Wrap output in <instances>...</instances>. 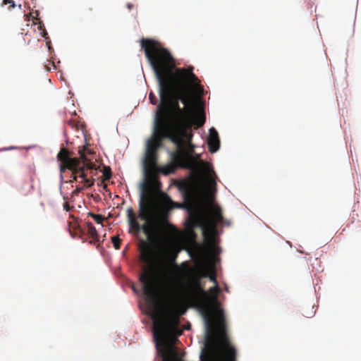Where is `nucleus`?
<instances>
[{"label":"nucleus","instance_id":"f257e3e1","mask_svg":"<svg viewBox=\"0 0 361 361\" xmlns=\"http://www.w3.org/2000/svg\"><path fill=\"white\" fill-rule=\"evenodd\" d=\"M141 48L159 84L160 103L157 106L154 125L164 130H175L191 124L195 118L197 126L205 123L202 108L197 114V104L191 96L194 87L202 90L194 68H176L175 60L166 48L152 39H142Z\"/></svg>","mask_w":361,"mask_h":361},{"label":"nucleus","instance_id":"f03ea898","mask_svg":"<svg viewBox=\"0 0 361 361\" xmlns=\"http://www.w3.org/2000/svg\"><path fill=\"white\" fill-rule=\"evenodd\" d=\"M140 260L147 265L140 276L143 292L147 302L152 306L153 312V335L157 349L169 346L168 337L171 334L180 335L179 317L185 314L186 309L181 305H176L169 312L159 300L160 282L157 272L164 273L168 264L164 256L152 243L142 241Z\"/></svg>","mask_w":361,"mask_h":361},{"label":"nucleus","instance_id":"7ed1b4c3","mask_svg":"<svg viewBox=\"0 0 361 361\" xmlns=\"http://www.w3.org/2000/svg\"><path fill=\"white\" fill-rule=\"evenodd\" d=\"M218 284L211 288L207 298L194 306L201 312L205 323V341L202 361H235L236 350L224 337L226 331L224 310L218 305Z\"/></svg>","mask_w":361,"mask_h":361},{"label":"nucleus","instance_id":"20e7f679","mask_svg":"<svg viewBox=\"0 0 361 361\" xmlns=\"http://www.w3.org/2000/svg\"><path fill=\"white\" fill-rule=\"evenodd\" d=\"M192 123L185 127L169 131L164 136H167L176 146V151L171 153V161L160 170L164 175L175 172L178 169H190L193 166L195 159L192 154L195 152V145L192 143L193 134Z\"/></svg>","mask_w":361,"mask_h":361},{"label":"nucleus","instance_id":"39448f33","mask_svg":"<svg viewBox=\"0 0 361 361\" xmlns=\"http://www.w3.org/2000/svg\"><path fill=\"white\" fill-rule=\"evenodd\" d=\"M93 152L88 148L87 145L82 146L78 149L80 158L71 157V153L66 148H62L59 151L57 158L61 162V171L68 169L72 171L71 182L77 181L78 178L83 183L85 186L90 187L94 185V180L91 176L88 178L86 173V169L90 170H97L96 165L90 161L87 155L92 154Z\"/></svg>","mask_w":361,"mask_h":361},{"label":"nucleus","instance_id":"423d86ee","mask_svg":"<svg viewBox=\"0 0 361 361\" xmlns=\"http://www.w3.org/2000/svg\"><path fill=\"white\" fill-rule=\"evenodd\" d=\"M126 214L130 233H139L140 231H142L149 240H151L156 235L157 222L155 219L154 209L149 198L147 199V202H145L144 195H142L139 203L138 216L145 221L143 225L141 226L139 224L136 214L132 207H128L126 209Z\"/></svg>","mask_w":361,"mask_h":361},{"label":"nucleus","instance_id":"0eeeda50","mask_svg":"<svg viewBox=\"0 0 361 361\" xmlns=\"http://www.w3.org/2000/svg\"><path fill=\"white\" fill-rule=\"evenodd\" d=\"M185 270L183 275L185 282L182 289V296L185 302L195 305L196 302L205 300L208 296L207 291L204 290L201 283L204 278L203 271L196 267H189L187 262L181 264Z\"/></svg>","mask_w":361,"mask_h":361},{"label":"nucleus","instance_id":"6e6552de","mask_svg":"<svg viewBox=\"0 0 361 361\" xmlns=\"http://www.w3.org/2000/svg\"><path fill=\"white\" fill-rule=\"evenodd\" d=\"M169 131L164 130L154 125V134L147 143L145 157L144 159L145 174L147 178L153 179L157 171H161V168L157 166V150L161 145L162 140L168 138L164 136Z\"/></svg>","mask_w":361,"mask_h":361},{"label":"nucleus","instance_id":"1a4fd4ad","mask_svg":"<svg viewBox=\"0 0 361 361\" xmlns=\"http://www.w3.org/2000/svg\"><path fill=\"white\" fill-rule=\"evenodd\" d=\"M209 219H207L205 214L199 209H190L189 210V218L188 220V226L193 229L196 227H201L204 233L207 224L214 228L216 224L223 220L221 208L218 206L210 205L209 208Z\"/></svg>","mask_w":361,"mask_h":361},{"label":"nucleus","instance_id":"9d476101","mask_svg":"<svg viewBox=\"0 0 361 361\" xmlns=\"http://www.w3.org/2000/svg\"><path fill=\"white\" fill-rule=\"evenodd\" d=\"M208 146L211 152H216L220 147V141L217 131L212 128L209 130V135L207 140Z\"/></svg>","mask_w":361,"mask_h":361},{"label":"nucleus","instance_id":"9b49d317","mask_svg":"<svg viewBox=\"0 0 361 361\" xmlns=\"http://www.w3.org/2000/svg\"><path fill=\"white\" fill-rule=\"evenodd\" d=\"M87 233L89 236L92 238V241H90V243H93L95 245L97 242H99L98 233L95 227L92 225V223L87 222Z\"/></svg>","mask_w":361,"mask_h":361},{"label":"nucleus","instance_id":"f8f14e48","mask_svg":"<svg viewBox=\"0 0 361 361\" xmlns=\"http://www.w3.org/2000/svg\"><path fill=\"white\" fill-rule=\"evenodd\" d=\"M203 276L204 278H209V279L214 283V286H216V284H218L214 266H212V270L203 271Z\"/></svg>","mask_w":361,"mask_h":361},{"label":"nucleus","instance_id":"ddd939ff","mask_svg":"<svg viewBox=\"0 0 361 361\" xmlns=\"http://www.w3.org/2000/svg\"><path fill=\"white\" fill-rule=\"evenodd\" d=\"M179 188L185 192H190L191 190L190 183L188 180H183L179 184Z\"/></svg>","mask_w":361,"mask_h":361},{"label":"nucleus","instance_id":"4468645a","mask_svg":"<svg viewBox=\"0 0 361 361\" xmlns=\"http://www.w3.org/2000/svg\"><path fill=\"white\" fill-rule=\"evenodd\" d=\"M168 217H169V215H168L167 211H164L161 214L160 218H161V221L163 223H166L169 227L172 228L173 230L176 231V228L173 225L169 224L168 223Z\"/></svg>","mask_w":361,"mask_h":361},{"label":"nucleus","instance_id":"2eb2a0df","mask_svg":"<svg viewBox=\"0 0 361 361\" xmlns=\"http://www.w3.org/2000/svg\"><path fill=\"white\" fill-rule=\"evenodd\" d=\"M88 216L92 217V219L97 223V224H102V221L104 220V218L100 215V214H95L92 212L88 213Z\"/></svg>","mask_w":361,"mask_h":361},{"label":"nucleus","instance_id":"dca6fc26","mask_svg":"<svg viewBox=\"0 0 361 361\" xmlns=\"http://www.w3.org/2000/svg\"><path fill=\"white\" fill-rule=\"evenodd\" d=\"M111 242L116 250L120 249L121 240H120L118 236H113L111 238Z\"/></svg>","mask_w":361,"mask_h":361},{"label":"nucleus","instance_id":"f3484780","mask_svg":"<svg viewBox=\"0 0 361 361\" xmlns=\"http://www.w3.org/2000/svg\"><path fill=\"white\" fill-rule=\"evenodd\" d=\"M192 158L195 159L194 165L190 168V170L195 171L198 168V161L200 159V155L198 154H193Z\"/></svg>","mask_w":361,"mask_h":361},{"label":"nucleus","instance_id":"a211bd4d","mask_svg":"<svg viewBox=\"0 0 361 361\" xmlns=\"http://www.w3.org/2000/svg\"><path fill=\"white\" fill-rule=\"evenodd\" d=\"M65 122H66V123H67V125H68L73 129L75 128L76 129L79 128V125H78V122L72 118L67 120Z\"/></svg>","mask_w":361,"mask_h":361},{"label":"nucleus","instance_id":"6ab92c4d","mask_svg":"<svg viewBox=\"0 0 361 361\" xmlns=\"http://www.w3.org/2000/svg\"><path fill=\"white\" fill-rule=\"evenodd\" d=\"M103 175L105 180H109L111 177V171L110 167H104L103 170Z\"/></svg>","mask_w":361,"mask_h":361},{"label":"nucleus","instance_id":"aec40b11","mask_svg":"<svg viewBox=\"0 0 361 361\" xmlns=\"http://www.w3.org/2000/svg\"><path fill=\"white\" fill-rule=\"evenodd\" d=\"M207 183L210 189L214 188L216 185L215 179L212 176V175H209L207 177Z\"/></svg>","mask_w":361,"mask_h":361},{"label":"nucleus","instance_id":"412c9836","mask_svg":"<svg viewBox=\"0 0 361 361\" xmlns=\"http://www.w3.org/2000/svg\"><path fill=\"white\" fill-rule=\"evenodd\" d=\"M149 99L152 104H154V105L157 104V102H158L157 98L156 95L152 92H149Z\"/></svg>","mask_w":361,"mask_h":361},{"label":"nucleus","instance_id":"4be33fe9","mask_svg":"<svg viewBox=\"0 0 361 361\" xmlns=\"http://www.w3.org/2000/svg\"><path fill=\"white\" fill-rule=\"evenodd\" d=\"M39 12L35 11V13H30L29 16H26V20H29L31 17L32 20H38Z\"/></svg>","mask_w":361,"mask_h":361},{"label":"nucleus","instance_id":"5701e85b","mask_svg":"<svg viewBox=\"0 0 361 361\" xmlns=\"http://www.w3.org/2000/svg\"><path fill=\"white\" fill-rule=\"evenodd\" d=\"M3 4L7 5L9 4L10 8H14L16 7V4L12 0H3Z\"/></svg>","mask_w":361,"mask_h":361},{"label":"nucleus","instance_id":"b1692460","mask_svg":"<svg viewBox=\"0 0 361 361\" xmlns=\"http://www.w3.org/2000/svg\"><path fill=\"white\" fill-rule=\"evenodd\" d=\"M32 188H33V186H32V185L29 186V188H27V189H23V188H22V189L20 190V192H21V193H22V195H28L29 193H30V192H31V191H32Z\"/></svg>","mask_w":361,"mask_h":361},{"label":"nucleus","instance_id":"393cba45","mask_svg":"<svg viewBox=\"0 0 361 361\" xmlns=\"http://www.w3.org/2000/svg\"><path fill=\"white\" fill-rule=\"evenodd\" d=\"M85 187V185L83 186H77L73 192L78 194L80 192L84 189Z\"/></svg>","mask_w":361,"mask_h":361},{"label":"nucleus","instance_id":"a878e982","mask_svg":"<svg viewBox=\"0 0 361 361\" xmlns=\"http://www.w3.org/2000/svg\"><path fill=\"white\" fill-rule=\"evenodd\" d=\"M38 28H39V30H42V31L44 30V29H45L44 25L42 22H39Z\"/></svg>","mask_w":361,"mask_h":361},{"label":"nucleus","instance_id":"bb28decb","mask_svg":"<svg viewBox=\"0 0 361 361\" xmlns=\"http://www.w3.org/2000/svg\"><path fill=\"white\" fill-rule=\"evenodd\" d=\"M63 208L66 210V211H69L70 208H69V205L67 202H65L64 204H63Z\"/></svg>","mask_w":361,"mask_h":361},{"label":"nucleus","instance_id":"cd10ccee","mask_svg":"<svg viewBox=\"0 0 361 361\" xmlns=\"http://www.w3.org/2000/svg\"><path fill=\"white\" fill-rule=\"evenodd\" d=\"M47 32L46 30L44 29V30L42 31V37L47 39Z\"/></svg>","mask_w":361,"mask_h":361},{"label":"nucleus","instance_id":"c85d7f7f","mask_svg":"<svg viewBox=\"0 0 361 361\" xmlns=\"http://www.w3.org/2000/svg\"><path fill=\"white\" fill-rule=\"evenodd\" d=\"M166 201H167V203H169V204H173L172 200L169 197H166Z\"/></svg>","mask_w":361,"mask_h":361},{"label":"nucleus","instance_id":"c756f323","mask_svg":"<svg viewBox=\"0 0 361 361\" xmlns=\"http://www.w3.org/2000/svg\"><path fill=\"white\" fill-rule=\"evenodd\" d=\"M133 5L132 4H127V7L129 10H131V8H133Z\"/></svg>","mask_w":361,"mask_h":361},{"label":"nucleus","instance_id":"7c9ffc66","mask_svg":"<svg viewBox=\"0 0 361 361\" xmlns=\"http://www.w3.org/2000/svg\"><path fill=\"white\" fill-rule=\"evenodd\" d=\"M211 248L213 250V251L214 252V250H216V247H215V245L214 243H212L211 245Z\"/></svg>","mask_w":361,"mask_h":361},{"label":"nucleus","instance_id":"2f4dec72","mask_svg":"<svg viewBox=\"0 0 361 361\" xmlns=\"http://www.w3.org/2000/svg\"><path fill=\"white\" fill-rule=\"evenodd\" d=\"M304 315H305V317H311L310 314H307V313H305V314H304Z\"/></svg>","mask_w":361,"mask_h":361},{"label":"nucleus","instance_id":"473e14b6","mask_svg":"<svg viewBox=\"0 0 361 361\" xmlns=\"http://www.w3.org/2000/svg\"><path fill=\"white\" fill-rule=\"evenodd\" d=\"M164 361H176V360H164Z\"/></svg>","mask_w":361,"mask_h":361},{"label":"nucleus","instance_id":"72a5a7b5","mask_svg":"<svg viewBox=\"0 0 361 361\" xmlns=\"http://www.w3.org/2000/svg\"><path fill=\"white\" fill-rule=\"evenodd\" d=\"M145 187L147 189H149V186L148 185H146Z\"/></svg>","mask_w":361,"mask_h":361}]
</instances>
